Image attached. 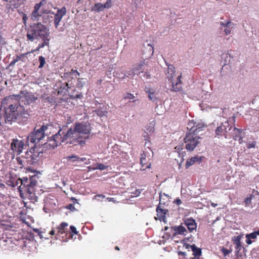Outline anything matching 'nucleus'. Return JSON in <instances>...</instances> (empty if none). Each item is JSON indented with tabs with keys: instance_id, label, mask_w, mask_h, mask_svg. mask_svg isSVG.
Segmentation results:
<instances>
[{
	"instance_id": "obj_45",
	"label": "nucleus",
	"mask_w": 259,
	"mask_h": 259,
	"mask_svg": "<svg viewBox=\"0 0 259 259\" xmlns=\"http://www.w3.org/2000/svg\"><path fill=\"white\" fill-rule=\"evenodd\" d=\"M40 64L38 66L39 68H42L46 63L45 58L43 56H39L38 58Z\"/></svg>"
},
{
	"instance_id": "obj_58",
	"label": "nucleus",
	"mask_w": 259,
	"mask_h": 259,
	"mask_svg": "<svg viewBox=\"0 0 259 259\" xmlns=\"http://www.w3.org/2000/svg\"><path fill=\"white\" fill-rule=\"evenodd\" d=\"M174 202L177 204L178 205H180L181 204H182V201L181 200L179 199V198H177L176 199L175 201H174Z\"/></svg>"
},
{
	"instance_id": "obj_47",
	"label": "nucleus",
	"mask_w": 259,
	"mask_h": 259,
	"mask_svg": "<svg viewBox=\"0 0 259 259\" xmlns=\"http://www.w3.org/2000/svg\"><path fill=\"white\" fill-rule=\"evenodd\" d=\"M141 73L142 75H141L140 77L143 80H146L150 77V74L147 72L141 71Z\"/></svg>"
},
{
	"instance_id": "obj_13",
	"label": "nucleus",
	"mask_w": 259,
	"mask_h": 259,
	"mask_svg": "<svg viewBox=\"0 0 259 259\" xmlns=\"http://www.w3.org/2000/svg\"><path fill=\"white\" fill-rule=\"evenodd\" d=\"M24 145L23 141L13 139L11 144V148L14 152L20 154L22 152Z\"/></svg>"
},
{
	"instance_id": "obj_51",
	"label": "nucleus",
	"mask_w": 259,
	"mask_h": 259,
	"mask_svg": "<svg viewBox=\"0 0 259 259\" xmlns=\"http://www.w3.org/2000/svg\"><path fill=\"white\" fill-rule=\"evenodd\" d=\"M98 169L100 170H104V169H110V168H109V166L107 165H104L103 164H99L98 163Z\"/></svg>"
},
{
	"instance_id": "obj_4",
	"label": "nucleus",
	"mask_w": 259,
	"mask_h": 259,
	"mask_svg": "<svg viewBox=\"0 0 259 259\" xmlns=\"http://www.w3.org/2000/svg\"><path fill=\"white\" fill-rule=\"evenodd\" d=\"M68 227V223L62 222L58 226L53 228L49 234L52 236L54 235L56 240L58 239L62 242H66L69 235Z\"/></svg>"
},
{
	"instance_id": "obj_6",
	"label": "nucleus",
	"mask_w": 259,
	"mask_h": 259,
	"mask_svg": "<svg viewBox=\"0 0 259 259\" xmlns=\"http://www.w3.org/2000/svg\"><path fill=\"white\" fill-rule=\"evenodd\" d=\"M197 134L187 133L184 139L185 143V148L188 151H193L199 144L198 140L200 138Z\"/></svg>"
},
{
	"instance_id": "obj_46",
	"label": "nucleus",
	"mask_w": 259,
	"mask_h": 259,
	"mask_svg": "<svg viewBox=\"0 0 259 259\" xmlns=\"http://www.w3.org/2000/svg\"><path fill=\"white\" fill-rule=\"evenodd\" d=\"M85 84V82L83 81V78H77V83L76 85L78 88H82Z\"/></svg>"
},
{
	"instance_id": "obj_49",
	"label": "nucleus",
	"mask_w": 259,
	"mask_h": 259,
	"mask_svg": "<svg viewBox=\"0 0 259 259\" xmlns=\"http://www.w3.org/2000/svg\"><path fill=\"white\" fill-rule=\"evenodd\" d=\"M221 251L223 253L224 256H226L232 252V250H229L223 247L221 249Z\"/></svg>"
},
{
	"instance_id": "obj_11",
	"label": "nucleus",
	"mask_w": 259,
	"mask_h": 259,
	"mask_svg": "<svg viewBox=\"0 0 259 259\" xmlns=\"http://www.w3.org/2000/svg\"><path fill=\"white\" fill-rule=\"evenodd\" d=\"M35 187H30L23 190L22 197L23 198L28 199L31 202L34 203L37 201L38 197L35 194Z\"/></svg>"
},
{
	"instance_id": "obj_60",
	"label": "nucleus",
	"mask_w": 259,
	"mask_h": 259,
	"mask_svg": "<svg viewBox=\"0 0 259 259\" xmlns=\"http://www.w3.org/2000/svg\"><path fill=\"white\" fill-rule=\"evenodd\" d=\"M175 149L177 150V151L179 153L181 150H183V148L181 147V146H176L175 147Z\"/></svg>"
},
{
	"instance_id": "obj_34",
	"label": "nucleus",
	"mask_w": 259,
	"mask_h": 259,
	"mask_svg": "<svg viewBox=\"0 0 259 259\" xmlns=\"http://www.w3.org/2000/svg\"><path fill=\"white\" fill-rule=\"evenodd\" d=\"M16 160L18 163L21 165V167L29 166L24 156L17 157Z\"/></svg>"
},
{
	"instance_id": "obj_50",
	"label": "nucleus",
	"mask_w": 259,
	"mask_h": 259,
	"mask_svg": "<svg viewBox=\"0 0 259 259\" xmlns=\"http://www.w3.org/2000/svg\"><path fill=\"white\" fill-rule=\"evenodd\" d=\"M30 52H27L26 53L21 54L19 56H16V58H15L16 59V61H18L19 60H22V59L23 57H26L28 54H29Z\"/></svg>"
},
{
	"instance_id": "obj_63",
	"label": "nucleus",
	"mask_w": 259,
	"mask_h": 259,
	"mask_svg": "<svg viewBox=\"0 0 259 259\" xmlns=\"http://www.w3.org/2000/svg\"><path fill=\"white\" fill-rule=\"evenodd\" d=\"M185 248L186 249H189L190 248L192 249V245H189V244H185Z\"/></svg>"
},
{
	"instance_id": "obj_14",
	"label": "nucleus",
	"mask_w": 259,
	"mask_h": 259,
	"mask_svg": "<svg viewBox=\"0 0 259 259\" xmlns=\"http://www.w3.org/2000/svg\"><path fill=\"white\" fill-rule=\"evenodd\" d=\"M202 124H196L193 121H189L188 123L187 129L189 131L187 133H191L194 134H197L199 132L202 131L203 127Z\"/></svg>"
},
{
	"instance_id": "obj_12",
	"label": "nucleus",
	"mask_w": 259,
	"mask_h": 259,
	"mask_svg": "<svg viewBox=\"0 0 259 259\" xmlns=\"http://www.w3.org/2000/svg\"><path fill=\"white\" fill-rule=\"evenodd\" d=\"M75 128L78 132L80 135L85 138V140L89 138V135L90 133V127L84 123L79 122L76 123L74 126Z\"/></svg>"
},
{
	"instance_id": "obj_54",
	"label": "nucleus",
	"mask_w": 259,
	"mask_h": 259,
	"mask_svg": "<svg viewBox=\"0 0 259 259\" xmlns=\"http://www.w3.org/2000/svg\"><path fill=\"white\" fill-rule=\"evenodd\" d=\"M147 48H148V49H149V50L150 51V55H152L153 53H154V48H153V47L152 45H151L150 44H148L147 45Z\"/></svg>"
},
{
	"instance_id": "obj_32",
	"label": "nucleus",
	"mask_w": 259,
	"mask_h": 259,
	"mask_svg": "<svg viewBox=\"0 0 259 259\" xmlns=\"http://www.w3.org/2000/svg\"><path fill=\"white\" fill-rule=\"evenodd\" d=\"M175 68L171 65H167V77L169 80H171L175 75Z\"/></svg>"
},
{
	"instance_id": "obj_41",
	"label": "nucleus",
	"mask_w": 259,
	"mask_h": 259,
	"mask_svg": "<svg viewBox=\"0 0 259 259\" xmlns=\"http://www.w3.org/2000/svg\"><path fill=\"white\" fill-rule=\"evenodd\" d=\"M67 10L65 7H63L61 9H58L55 15L63 18L66 14Z\"/></svg>"
},
{
	"instance_id": "obj_53",
	"label": "nucleus",
	"mask_w": 259,
	"mask_h": 259,
	"mask_svg": "<svg viewBox=\"0 0 259 259\" xmlns=\"http://www.w3.org/2000/svg\"><path fill=\"white\" fill-rule=\"evenodd\" d=\"M65 208L66 209H69L71 211H74L76 210L74 206V204H69L68 205H67Z\"/></svg>"
},
{
	"instance_id": "obj_40",
	"label": "nucleus",
	"mask_w": 259,
	"mask_h": 259,
	"mask_svg": "<svg viewBox=\"0 0 259 259\" xmlns=\"http://www.w3.org/2000/svg\"><path fill=\"white\" fill-rule=\"evenodd\" d=\"M137 75L134 73V70L132 69V71H129L125 74H123V75H120V74H117V77L120 79H124L126 77H133L134 75Z\"/></svg>"
},
{
	"instance_id": "obj_29",
	"label": "nucleus",
	"mask_w": 259,
	"mask_h": 259,
	"mask_svg": "<svg viewBox=\"0 0 259 259\" xmlns=\"http://www.w3.org/2000/svg\"><path fill=\"white\" fill-rule=\"evenodd\" d=\"M32 155V156L31 157V159H32V162H33V164L36 163L38 161V158L39 156L40 153L38 150H36L35 148H31Z\"/></svg>"
},
{
	"instance_id": "obj_1",
	"label": "nucleus",
	"mask_w": 259,
	"mask_h": 259,
	"mask_svg": "<svg viewBox=\"0 0 259 259\" xmlns=\"http://www.w3.org/2000/svg\"><path fill=\"white\" fill-rule=\"evenodd\" d=\"M20 95H15L8 96L2 100L1 103L4 107L6 118L8 122L20 123L28 118L29 114L20 105Z\"/></svg>"
},
{
	"instance_id": "obj_24",
	"label": "nucleus",
	"mask_w": 259,
	"mask_h": 259,
	"mask_svg": "<svg viewBox=\"0 0 259 259\" xmlns=\"http://www.w3.org/2000/svg\"><path fill=\"white\" fill-rule=\"evenodd\" d=\"M80 73L77 70L72 69L70 71L66 72L64 73V77L67 78H77Z\"/></svg>"
},
{
	"instance_id": "obj_31",
	"label": "nucleus",
	"mask_w": 259,
	"mask_h": 259,
	"mask_svg": "<svg viewBox=\"0 0 259 259\" xmlns=\"http://www.w3.org/2000/svg\"><path fill=\"white\" fill-rule=\"evenodd\" d=\"M243 134L244 133L242 130L234 127L232 133L233 138L235 141H237L239 137L243 135Z\"/></svg>"
},
{
	"instance_id": "obj_10",
	"label": "nucleus",
	"mask_w": 259,
	"mask_h": 259,
	"mask_svg": "<svg viewBox=\"0 0 259 259\" xmlns=\"http://www.w3.org/2000/svg\"><path fill=\"white\" fill-rule=\"evenodd\" d=\"M232 127L228 121L223 122L216 128L215 135L217 136H224L227 139L228 136L226 133L230 131Z\"/></svg>"
},
{
	"instance_id": "obj_21",
	"label": "nucleus",
	"mask_w": 259,
	"mask_h": 259,
	"mask_svg": "<svg viewBox=\"0 0 259 259\" xmlns=\"http://www.w3.org/2000/svg\"><path fill=\"white\" fill-rule=\"evenodd\" d=\"M241 239V235H238L237 236H234L232 238V240L235 244V249L236 254H238L241 249L242 246L240 241Z\"/></svg>"
},
{
	"instance_id": "obj_27",
	"label": "nucleus",
	"mask_w": 259,
	"mask_h": 259,
	"mask_svg": "<svg viewBox=\"0 0 259 259\" xmlns=\"http://www.w3.org/2000/svg\"><path fill=\"white\" fill-rule=\"evenodd\" d=\"M145 64V61L144 60H141L139 62L135 64L133 66V70H134V73L136 74L137 75L141 74V72L140 70H142L144 65Z\"/></svg>"
},
{
	"instance_id": "obj_59",
	"label": "nucleus",
	"mask_w": 259,
	"mask_h": 259,
	"mask_svg": "<svg viewBox=\"0 0 259 259\" xmlns=\"http://www.w3.org/2000/svg\"><path fill=\"white\" fill-rule=\"evenodd\" d=\"M17 62H18V61H16V59L15 58H14L13 60L10 63V66H14Z\"/></svg>"
},
{
	"instance_id": "obj_22",
	"label": "nucleus",
	"mask_w": 259,
	"mask_h": 259,
	"mask_svg": "<svg viewBox=\"0 0 259 259\" xmlns=\"http://www.w3.org/2000/svg\"><path fill=\"white\" fill-rule=\"evenodd\" d=\"M185 224L190 232L196 229L197 225L195 220L192 218L187 219L185 221Z\"/></svg>"
},
{
	"instance_id": "obj_38",
	"label": "nucleus",
	"mask_w": 259,
	"mask_h": 259,
	"mask_svg": "<svg viewBox=\"0 0 259 259\" xmlns=\"http://www.w3.org/2000/svg\"><path fill=\"white\" fill-rule=\"evenodd\" d=\"M181 75H179L177 78V82L175 84H172V90L175 92H178L182 88L181 82Z\"/></svg>"
},
{
	"instance_id": "obj_9",
	"label": "nucleus",
	"mask_w": 259,
	"mask_h": 259,
	"mask_svg": "<svg viewBox=\"0 0 259 259\" xmlns=\"http://www.w3.org/2000/svg\"><path fill=\"white\" fill-rule=\"evenodd\" d=\"M147 147H145V151L141 154L140 162L142 167L147 165L146 167L150 168L151 163H149V161L153 156V153L150 147L149 149H148V150H147Z\"/></svg>"
},
{
	"instance_id": "obj_8",
	"label": "nucleus",
	"mask_w": 259,
	"mask_h": 259,
	"mask_svg": "<svg viewBox=\"0 0 259 259\" xmlns=\"http://www.w3.org/2000/svg\"><path fill=\"white\" fill-rule=\"evenodd\" d=\"M21 182V185L18 187V190L20 194V196L22 197L23 190L24 189L30 188V187H35L36 185V181L33 180L32 178H23L20 180Z\"/></svg>"
},
{
	"instance_id": "obj_5",
	"label": "nucleus",
	"mask_w": 259,
	"mask_h": 259,
	"mask_svg": "<svg viewBox=\"0 0 259 259\" xmlns=\"http://www.w3.org/2000/svg\"><path fill=\"white\" fill-rule=\"evenodd\" d=\"M48 129V126L42 125L40 128H35L27 136V142L33 144L38 143L45 136V131Z\"/></svg>"
},
{
	"instance_id": "obj_26",
	"label": "nucleus",
	"mask_w": 259,
	"mask_h": 259,
	"mask_svg": "<svg viewBox=\"0 0 259 259\" xmlns=\"http://www.w3.org/2000/svg\"><path fill=\"white\" fill-rule=\"evenodd\" d=\"M202 160V157L201 156H195L194 157H191V158L187 160V162L186 163V167H189V166L194 164L195 162H198L199 163Z\"/></svg>"
},
{
	"instance_id": "obj_48",
	"label": "nucleus",
	"mask_w": 259,
	"mask_h": 259,
	"mask_svg": "<svg viewBox=\"0 0 259 259\" xmlns=\"http://www.w3.org/2000/svg\"><path fill=\"white\" fill-rule=\"evenodd\" d=\"M70 232H69V235H68V237H70L71 236L70 234H77V231L76 230V228L73 226H71L70 227Z\"/></svg>"
},
{
	"instance_id": "obj_15",
	"label": "nucleus",
	"mask_w": 259,
	"mask_h": 259,
	"mask_svg": "<svg viewBox=\"0 0 259 259\" xmlns=\"http://www.w3.org/2000/svg\"><path fill=\"white\" fill-rule=\"evenodd\" d=\"M221 29H224L226 35H228L231 34L232 31L234 29L235 25L230 21H225L220 22Z\"/></svg>"
},
{
	"instance_id": "obj_18",
	"label": "nucleus",
	"mask_w": 259,
	"mask_h": 259,
	"mask_svg": "<svg viewBox=\"0 0 259 259\" xmlns=\"http://www.w3.org/2000/svg\"><path fill=\"white\" fill-rule=\"evenodd\" d=\"M171 228V230L174 232L173 237L178 235H183L184 236L187 235V231L186 229L182 225L172 226Z\"/></svg>"
},
{
	"instance_id": "obj_56",
	"label": "nucleus",
	"mask_w": 259,
	"mask_h": 259,
	"mask_svg": "<svg viewBox=\"0 0 259 259\" xmlns=\"http://www.w3.org/2000/svg\"><path fill=\"white\" fill-rule=\"evenodd\" d=\"M237 141H239V144H243L245 143V141L243 140V136L242 135L240 137H239Z\"/></svg>"
},
{
	"instance_id": "obj_37",
	"label": "nucleus",
	"mask_w": 259,
	"mask_h": 259,
	"mask_svg": "<svg viewBox=\"0 0 259 259\" xmlns=\"http://www.w3.org/2000/svg\"><path fill=\"white\" fill-rule=\"evenodd\" d=\"M25 157V159L26 160L27 163L29 165H33V162H32V159H31V157L32 156L31 148L30 150L27 151L24 156Z\"/></svg>"
},
{
	"instance_id": "obj_19",
	"label": "nucleus",
	"mask_w": 259,
	"mask_h": 259,
	"mask_svg": "<svg viewBox=\"0 0 259 259\" xmlns=\"http://www.w3.org/2000/svg\"><path fill=\"white\" fill-rule=\"evenodd\" d=\"M107 114V107L103 104H99L98 106V116L102 117V120L104 122L107 121L106 114Z\"/></svg>"
},
{
	"instance_id": "obj_64",
	"label": "nucleus",
	"mask_w": 259,
	"mask_h": 259,
	"mask_svg": "<svg viewBox=\"0 0 259 259\" xmlns=\"http://www.w3.org/2000/svg\"><path fill=\"white\" fill-rule=\"evenodd\" d=\"M178 254L179 255H182L185 256L186 255V253L185 252L179 251L178 252Z\"/></svg>"
},
{
	"instance_id": "obj_62",
	"label": "nucleus",
	"mask_w": 259,
	"mask_h": 259,
	"mask_svg": "<svg viewBox=\"0 0 259 259\" xmlns=\"http://www.w3.org/2000/svg\"><path fill=\"white\" fill-rule=\"evenodd\" d=\"M70 199H71V200L72 201V202L73 203V204H74L75 203H78L77 200L75 198H74V197H72L70 198Z\"/></svg>"
},
{
	"instance_id": "obj_43",
	"label": "nucleus",
	"mask_w": 259,
	"mask_h": 259,
	"mask_svg": "<svg viewBox=\"0 0 259 259\" xmlns=\"http://www.w3.org/2000/svg\"><path fill=\"white\" fill-rule=\"evenodd\" d=\"M62 19V18L55 15V18H54V23L55 24V26L56 28H58V27L59 26V23L61 21Z\"/></svg>"
},
{
	"instance_id": "obj_61",
	"label": "nucleus",
	"mask_w": 259,
	"mask_h": 259,
	"mask_svg": "<svg viewBox=\"0 0 259 259\" xmlns=\"http://www.w3.org/2000/svg\"><path fill=\"white\" fill-rule=\"evenodd\" d=\"M0 44L3 45L5 44L4 38L3 37L2 35H0Z\"/></svg>"
},
{
	"instance_id": "obj_16",
	"label": "nucleus",
	"mask_w": 259,
	"mask_h": 259,
	"mask_svg": "<svg viewBox=\"0 0 259 259\" xmlns=\"http://www.w3.org/2000/svg\"><path fill=\"white\" fill-rule=\"evenodd\" d=\"M61 88L68 92L70 98L72 99H78L82 97L81 93H75L74 91V89H72L71 87L69 86V84L67 82H65V84H63Z\"/></svg>"
},
{
	"instance_id": "obj_25",
	"label": "nucleus",
	"mask_w": 259,
	"mask_h": 259,
	"mask_svg": "<svg viewBox=\"0 0 259 259\" xmlns=\"http://www.w3.org/2000/svg\"><path fill=\"white\" fill-rule=\"evenodd\" d=\"M152 136V135L149 134L148 132H146L144 130V132L142 134V137L144 139V140L145 141V147H147V149H149L151 146L150 140L151 139Z\"/></svg>"
},
{
	"instance_id": "obj_57",
	"label": "nucleus",
	"mask_w": 259,
	"mask_h": 259,
	"mask_svg": "<svg viewBox=\"0 0 259 259\" xmlns=\"http://www.w3.org/2000/svg\"><path fill=\"white\" fill-rule=\"evenodd\" d=\"M222 58H225V59H228V58H231V56L230 55V54H223L222 56Z\"/></svg>"
},
{
	"instance_id": "obj_30",
	"label": "nucleus",
	"mask_w": 259,
	"mask_h": 259,
	"mask_svg": "<svg viewBox=\"0 0 259 259\" xmlns=\"http://www.w3.org/2000/svg\"><path fill=\"white\" fill-rule=\"evenodd\" d=\"M66 159L67 160H71L72 162L77 161L78 162H85L87 160V159L85 157H79L76 155H72L66 157Z\"/></svg>"
},
{
	"instance_id": "obj_28",
	"label": "nucleus",
	"mask_w": 259,
	"mask_h": 259,
	"mask_svg": "<svg viewBox=\"0 0 259 259\" xmlns=\"http://www.w3.org/2000/svg\"><path fill=\"white\" fill-rule=\"evenodd\" d=\"M43 42L40 43L38 45V47L34 50H32L30 53H33L39 51L41 48H44L45 46H49V41L50 40V37H46L45 39H41Z\"/></svg>"
},
{
	"instance_id": "obj_7",
	"label": "nucleus",
	"mask_w": 259,
	"mask_h": 259,
	"mask_svg": "<svg viewBox=\"0 0 259 259\" xmlns=\"http://www.w3.org/2000/svg\"><path fill=\"white\" fill-rule=\"evenodd\" d=\"M17 95L21 96V101L25 105H30L34 103L38 99V97L35 95L28 91H21L19 94Z\"/></svg>"
},
{
	"instance_id": "obj_35",
	"label": "nucleus",
	"mask_w": 259,
	"mask_h": 259,
	"mask_svg": "<svg viewBox=\"0 0 259 259\" xmlns=\"http://www.w3.org/2000/svg\"><path fill=\"white\" fill-rule=\"evenodd\" d=\"M111 6V0H107L105 4L98 3V11H102L105 8H109Z\"/></svg>"
},
{
	"instance_id": "obj_42",
	"label": "nucleus",
	"mask_w": 259,
	"mask_h": 259,
	"mask_svg": "<svg viewBox=\"0 0 259 259\" xmlns=\"http://www.w3.org/2000/svg\"><path fill=\"white\" fill-rule=\"evenodd\" d=\"M135 97L131 93H126L123 95L124 99L133 100L132 102H135L136 100H135Z\"/></svg>"
},
{
	"instance_id": "obj_44",
	"label": "nucleus",
	"mask_w": 259,
	"mask_h": 259,
	"mask_svg": "<svg viewBox=\"0 0 259 259\" xmlns=\"http://www.w3.org/2000/svg\"><path fill=\"white\" fill-rule=\"evenodd\" d=\"M253 197V195H250L249 196L247 197L245 199L244 202L246 206H248L250 204V203H251V200Z\"/></svg>"
},
{
	"instance_id": "obj_20",
	"label": "nucleus",
	"mask_w": 259,
	"mask_h": 259,
	"mask_svg": "<svg viewBox=\"0 0 259 259\" xmlns=\"http://www.w3.org/2000/svg\"><path fill=\"white\" fill-rule=\"evenodd\" d=\"M43 5V1L40 2L39 3L36 4L34 7V10L31 14V19L33 20H36L39 17L41 16L38 13V11L40 9V7Z\"/></svg>"
},
{
	"instance_id": "obj_2",
	"label": "nucleus",
	"mask_w": 259,
	"mask_h": 259,
	"mask_svg": "<svg viewBox=\"0 0 259 259\" xmlns=\"http://www.w3.org/2000/svg\"><path fill=\"white\" fill-rule=\"evenodd\" d=\"M48 142L49 145L53 148L59 146L63 142L74 145H82L85 144V138L80 135L74 127L68 130L66 128H62L57 134L50 137Z\"/></svg>"
},
{
	"instance_id": "obj_3",
	"label": "nucleus",
	"mask_w": 259,
	"mask_h": 259,
	"mask_svg": "<svg viewBox=\"0 0 259 259\" xmlns=\"http://www.w3.org/2000/svg\"><path fill=\"white\" fill-rule=\"evenodd\" d=\"M27 39L33 41L34 39H45L50 37L49 30L41 23L30 26L26 35Z\"/></svg>"
},
{
	"instance_id": "obj_33",
	"label": "nucleus",
	"mask_w": 259,
	"mask_h": 259,
	"mask_svg": "<svg viewBox=\"0 0 259 259\" xmlns=\"http://www.w3.org/2000/svg\"><path fill=\"white\" fill-rule=\"evenodd\" d=\"M155 123L153 121H152L149 123L146 126H145L144 131L146 132H148L149 134H151L153 135V134L154 132L155 128Z\"/></svg>"
},
{
	"instance_id": "obj_36",
	"label": "nucleus",
	"mask_w": 259,
	"mask_h": 259,
	"mask_svg": "<svg viewBox=\"0 0 259 259\" xmlns=\"http://www.w3.org/2000/svg\"><path fill=\"white\" fill-rule=\"evenodd\" d=\"M246 242L247 244H251L252 243V241L251 239H255L257 237L256 234L255 233L254 231L251 233L247 234L246 235Z\"/></svg>"
},
{
	"instance_id": "obj_17",
	"label": "nucleus",
	"mask_w": 259,
	"mask_h": 259,
	"mask_svg": "<svg viewBox=\"0 0 259 259\" xmlns=\"http://www.w3.org/2000/svg\"><path fill=\"white\" fill-rule=\"evenodd\" d=\"M168 210L164 208L163 206H161V203L160 202L159 204L156 208L157 215L158 218L160 222H166V214L167 213Z\"/></svg>"
},
{
	"instance_id": "obj_23",
	"label": "nucleus",
	"mask_w": 259,
	"mask_h": 259,
	"mask_svg": "<svg viewBox=\"0 0 259 259\" xmlns=\"http://www.w3.org/2000/svg\"><path fill=\"white\" fill-rule=\"evenodd\" d=\"M145 91L148 94V98L153 102H155L157 100L158 93L153 90L146 87Z\"/></svg>"
},
{
	"instance_id": "obj_55",
	"label": "nucleus",
	"mask_w": 259,
	"mask_h": 259,
	"mask_svg": "<svg viewBox=\"0 0 259 259\" xmlns=\"http://www.w3.org/2000/svg\"><path fill=\"white\" fill-rule=\"evenodd\" d=\"M27 19L28 17L27 16V15L25 13H23L22 19L24 24H26Z\"/></svg>"
},
{
	"instance_id": "obj_39",
	"label": "nucleus",
	"mask_w": 259,
	"mask_h": 259,
	"mask_svg": "<svg viewBox=\"0 0 259 259\" xmlns=\"http://www.w3.org/2000/svg\"><path fill=\"white\" fill-rule=\"evenodd\" d=\"M191 250L193 251V254L195 257L199 256L201 254V249L197 247L194 244L192 245Z\"/></svg>"
},
{
	"instance_id": "obj_52",
	"label": "nucleus",
	"mask_w": 259,
	"mask_h": 259,
	"mask_svg": "<svg viewBox=\"0 0 259 259\" xmlns=\"http://www.w3.org/2000/svg\"><path fill=\"white\" fill-rule=\"evenodd\" d=\"M256 145V142L252 141V142H249L247 144V148H254Z\"/></svg>"
}]
</instances>
